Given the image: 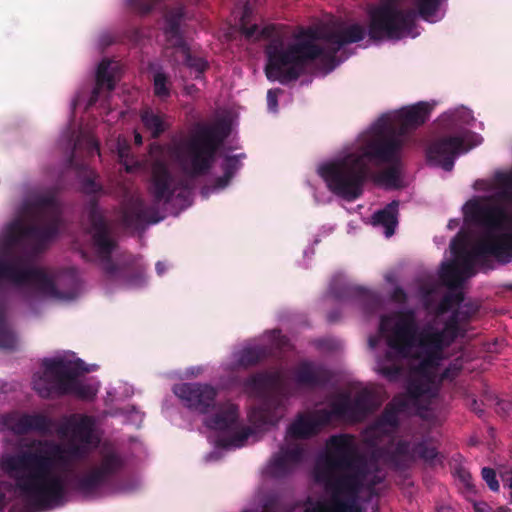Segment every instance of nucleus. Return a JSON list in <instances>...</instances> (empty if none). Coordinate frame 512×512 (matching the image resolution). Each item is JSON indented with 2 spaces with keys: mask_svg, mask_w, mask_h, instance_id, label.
Masks as SVG:
<instances>
[{
  "mask_svg": "<svg viewBox=\"0 0 512 512\" xmlns=\"http://www.w3.org/2000/svg\"><path fill=\"white\" fill-rule=\"evenodd\" d=\"M368 16L367 31L358 23L338 30L302 28L294 35L295 41L286 45L276 25L271 24L259 29L257 24H250L252 9L247 3L242 10L239 28L247 39H269L265 47L266 77L270 81L286 85L296 81L317 59H321L333 69L340 49L347 44L362 41L366 34L372 41L400 40L410 35L415 27L417 15L412 9H401L397 3L385 1L371 8Z\"/></svg>",
  "mask_w": 512,
  "mask_h": 512,
  "instance_id": "1",
  "label": "nucleus"
},
{
  "mask_svg": "<svg viewBox=\"0 0 512 512\" xmlns=\"http://www.w3.org/2000/svg\"><path fill=\"white\" fill-rule=\"evenodd\" d=\"M95 421L91 416L73 414L58 428L67 444L52 441L41 443L42 449L23 451L3 460L2 468L15 480L21 494L34 506L49 509L62 505L66 487L61 476L51 472L55 463L69 466L85 459L94 442Z\"/></svg>",
  "mask_w": 512,
  "mask_h": 512,
  "instance_id": "2",
  "label": "nucleus"
},
{
  "mask_svg": "<svg viewBox=\"0 0 512 512\" xmlns=\"http://www.w3.org/2000/svg\"><path fill=\"white\" fill-rule=\"evenodd\" d=\"M21 215L10 221L0 239V280L17 286L33 284L36 289L56 299H73L72 291H60L45 270L30 265L26 253H16L25 241L32 242V250L41 252L59 233L61 206L52 193L36 195L21 206Z\"/></svg>",
  "mask_w": 512,
  "mask_h": 512,
  "instance_id": "3",
  "label": "nucleus"
},
{
  "mask_svg": "<svg viewBox=\"0 0 512 512\" xmlns=\"http://www.w3.org/2000/svg\"><path fill=\"white\" fill-rule=\"evenodd\" d=\"M426 102H418L400 109L394 117H381L373 127L371 138L361 146L360 153H350L333 162L323 164L319 175L335 195L354 201L363 193L369 174L364 158L392 161L404 146V138L410 131L423 125L430 116Z\"/></svg>",
  "mask_w": 512,
  "mask_h": 512,
  "instance_id": "4",
  "label": "nucleus"
},
{
  "mask_svg": "<svg viewBox=\"0 0 512 512\" xmlns=\"http://www.w3.org/2000/svg\"><path fill=\"white\" fill-rule=\"evenodd\" d=\"M368 472L369 464L359 452L355 437L343 433L328 438L313 475L315 482L330 495L337 512H363L359 496Z\"/></svg>",
  "mask_w": 512,
  "mask_h": 512,
  "instance_id": "5",
  "label": "nucleus"
},
{
  "mask_svg": "<svg viewBox=\"0 0 512 512\" xmlns=\"http://www.w3.org/2000/svg\"><path fill=\"white\" fill-rule=\"evenodd\" d=\"M88 219L89 233L107 280L125 287L142 286L145 282V268L139 259L128 255L117 263L112 260L117 243L111 237L110 226L101 213L96 199L90 200Z\"/></svg>",
  "mask_w": 512,
  "mask_h": 512,
  "instance_id": "6",
  "label": "nucleus"
},
{
  "mask_svg": "<svg viewBox=\"0 0 512 512\" xmlns=\"http://www.w3.org/2000/svg\"><path fill=\"white\" fill-rule=\"evenodd\" d=\"M183 186V182H176L169 170L167 163L156 159L151 165V176L148 185V192L153 202L147 204L140 197L130 198L122 212V221L126 227L139 229L145 224H156L163 217L160 216L159 205L168 204L172 201L176 191Z\"/></svg>",
  "mask_w": 512,
  "mask_h": 512,
  "instance_id": "7",
  "label": "nucleus"
},
{
  "mask_svg": "<svg viewBox=\"0 0 512 512\" xmlns=\"http://www.w3.org/2000/svg\"><path fill=\"white\" fill-rule=\"evenodd\" d=\"M467 219L485 229L483 236L477 241L476 252L486 258L493 257L500 263L512 261V234L497 233L504 228L509 216L506 209L497 204L470 200L464 206Z\"/></svg>",
  "mask_w": 512,
  "mask_h": 512,
  "instance_id": "8",
  "label": "nucleus"
},
{
  "mask_svg": "<svg viewBox=\"0 0 512 512\" xmlns=\"http://www.w3.org/2000/svg\"><path fill=\"white\" fill-rule=\"evenodd\" d=\"M184 405L199 414H212L205 418L207 428L228 431L238 428L239 407L230 401H217L218 390L208 384L181 383L173 388Z\"/></svg>",
  "mask_w": 512,
  "mask_h": 512,
  "instance_id": "9",
  "label": "nucleus"
},
{
  "mask_svg": "<svg viewBox=\"0 0 512 512\" xmlns=\"http://www.w3.org/2000/svg\"><path fill=\"white\" fill-rule=\"evenodd\" d=\"M42 366L43 373L34 375L32 381L33 389L40 397L50 398L54 394L60 396L73 394L82 400H92L96 396L97 389L77 380L80 373L88 372L82 360L73 362L46 358Z\"/></svg>",
  "mask_w": 512,
  "mask_h": 512,
  "instance_id": "10",
  "label": "nucleus"
},
{
  "mask_svg": "<svg viewBox=\"0 0 512 512\" xmlns=\"http://www.w3.org/2000/svg\"><path fill=\"white\" fill-rule=\"evenodd\" d=\"M228 136L223 126H201L187 141L174 145L171 154L181 171L190 177L207 174L216 154Z\"/></svg>",
  "mask_w": 512,
  "mask_h": 512,
  "instance_id": "11",
  "label": "nucleus"
},
{
  "mask_svg": "<svg viewBox=\"0 0 512 512\" xmlns=\"http://www.w3.org/2000/svg\"><path fill=\"white\" fill-rule=\"evenodd\" d=\"M420 352L412 357L419 363L412 367L413 376L407 382V394L413 400H431L436 396V388L431 371L440 365L444 351L450 345L438 333L425 327L418 335Z\"/></svg>",
  "mask_w": 512,
  "mask_h": 512,
  "instance_id": "12",
  "label": "nucleus"
},
{
  "mask_svg": "<svg viewBox=\"0 0 512 512\" xmlns=\"http://www.w3.org/2000/svg\"><path fill=\"white\" fill-rule=\"evenodd\" d=\"M280 382V375L272 372H258L243 382L245 392L257 397L261 403L253 407L249 413V420L257 427L275 425L283 417L285 399L278 393L270 390Z\"/></svg>",
  "mask_w": 512,
  "mask_h": 512,
  "instance_id": "13",
  "label": "nucleus"
},
{
  "mask_svg": "<svg viewBox=\"0 0 512 512\" xmlns=\"http://www.w3.org/2000/svg\"><path fill=\"white\" fill-rule=\"evenodd\" d=\"M185 12L182 6L167 10L164 14L165 25L163 28L167 42V49H172L171 60L176 65H184L195 73V79H200L208 69V62L195 54L184 39L181 31V23Z\"/></svg>",
  "mask_w": 512,
  "mask_h": 512,
  "instance_id": "14",
  "label": "nucleus"
},
{
  "mask_svg": "<svg viewBox=\"0 0 512 512\" xmlns=\"http://www.w3.org/2000/svg\"><path fill=\"white\" fill-rule=\"evenodd\" d=\"M124 460L115 451L101 454L99 462L87 473L71 479V488L85 496H90L109 484L123 469Z\"/></svg>",
  "mask_w": 512,
  "mask_h": 512,
  "instance_id": "15",
  "label": "nucleus"
},
{
  "mask_svg": "<svg viewBox=\"0 0 512 512\" xmlns=\"http://www.w3.org/2000/svg\"><path fill=\"white\" fill-rule=\"evenodd\" d=\"M396 321L387 336V345L400 359L411 357L418 343V323L415 311L407 309L396 313Z\"/></svg>",
  "mask_w": 512,
  "mask_h": 512,
  "instance_id": "16",
  "label": "nucleus"
},
{
  "mask_svg": "<svg viewBox=\"0 0 512 512\" xmlns=\"http://www.w3.org/2000/svg\"><path fill=\"white\" fill-rule=\"evenodd\" d=\"M329 407L332 419L361 422L374 410L373 395L368 390H362L352 400L348 393H340L330 402Z\"/></svg>",
  "mask_w": 512,
  "mask_h": 512,
  "instance_id": "17",
  "label": "nucleus"
},
{
  "mask_svg": "<svg viewBox=\"0 0 512 512\" xmlns=\"http://www.w3.org/2000/svg\"><path fill=\"white\" fill-rule=\"evenodd\" d=\"M438 455L437 449L431 446L425 440L418 442H410L407 440H399L393 451L388 456V462L398 470H404L418 459L424 462H432Z\"/></svg>",
  "mask_w": 512,
  "mask_h": 512,
  "instance_id": "18",
  "label": "nucleus"
},
{
  "mask_svg": "<svg viewBox=\"0 0 512 512\" xmlns=\"http://www.w3.org/2000/svg\"><path fill=\"white\" fill-rule=\"evenodd\" d=\"M329 292L336 300L356 299L366 314L375 313L382 307V298L377 292L344 282L338 276L332 279Z\"/></svg>",
  "mask_w": 512,
  "mask_h": 512,
  "instance_id": "19",
  "label": "nucleus"
},
{
  "mask_svg": "<svg viewBox=\"0 0 512 512\" xmlns=\"http://www.w3.org/2000/svg\"><path fill=\"white\" fill-rule=\"evenodd\" d=\"M465 136H445L432 142L426 150V156L430 163L440 166L445 171H451L458 154L466 152L464 147Z\"/></svg>",
  "mask_w": 512,
  "mask_h": 512,
  "instance_id": "20",
  "label": "nucleus"
},
{
  "mask_svg": "<svg viewBox=\"0 0 512 512\" xmlns=\"http://www.w3.org/2000/svg\"><path fill=\"white\" fill-rule=\"evenodd\" d=\"M478 306L474 303H464L452 311L450 317L444 322L443 328L438 330L432 326H426L433 333H438L441 339L450 346L458 337H464L467 333V325L477 314Z\"/></svg>",
  "mask_w": 512,
  "mask_h": 512,
  "instance_id": "21",
  "label": "nucleus"
},
{
  "mask_svg": "<svg viewBox=\"0 0 512 512\" xmlns=\"http://www.w3.org/2000/svg\"><path fill=\"white\" fill-rule=\"evenodd\" d=\"M2 424L17 436L27 435L30 432L46 434L52 427L51 419L40 413H8L2 416Z\"/></svg>",
  "mask_w": 512,
  "mask_h": 512,
  "instance_id": "22",
  "label": "nucleus"
},
{
  "mask_svg": "<svg viewBox=\"0 0 512 512\" xmlns=\"http://www.w3.org/2000/svg\"><path fill=\"white\" fill-rule=\"evenodd\" d=\"M331 421L332 416L329 409H318L310 414L300 413L289 425L287 434L296 440L309 439L317 435Z\"/></svg>",
  "mask_w": 512,
  "mask_h": 512,
  "instance_id": "23",
  "label": "nucleus"
},
{
  "mask_svg": "<svg viewBox=\"0 0 512 512\" xmlns=\"http://www.w3.org/2000/svg\"><path fill=\"white\" fill-rule=\"evenodd\" d=\"M331 371L313 361H301L293 370V379L298 386L309 389L322 388L332 380Z\"/></svg>",
  "mask_w": 512,
  "mask_h": 512,
  "instance_id": "24",
  "label": "nucleus"
},
{
  "mask_svg": "<svg viewBox=\"0 0 512 512\" xmlns=\"http://www.w3.org/2000/svg\"><path fill=\"white\" fill-rule=\"evenodd\" d=\"M304 455L305 450L298 443L288 442L286 445H282L271 460L272 474L276 477L289 474L303 461Z\"/></svg>",
  "mask_w": 512,
  "mask_h": 512,
  "instance_id": "25",
  "label": "nucleus"
},
{
  "mask_svg": "<svg viewBox=\"0 0 512 512\" xmlns=\"http://www.w3.org/2000/svg\"><path fill=\"white\" fill-rule=\"evenodd\" d=\"M452 253L458 259L459 267L462 270L463 275L471 276L474 274V265L477 260L486 259L484 254H478L476 252L477 243L472 247L471 250H467L466 242L464 239H453L450 244Z\"/></svg>",
  "mask_w": 512,
  "mask_h": 512,
  "instance_id": "26",
  "label": "nucleus"
},
{
  "mask_svg": "<svg viewBox=\"0 0 512 512\" xmlns=\"http://www.w3.org/2000/svg\"><path fill=\"white\" fill-rule=\"evenodd\" d=\"M273 354L269 345L246 346L237 353V365L243 368H250L265 361Z\"/></svg>",
  "mask_w": 512,
  "mask_h": 512,
  "instance_id": "27",
  "label": "nucleus"
},
{
  "mask_svg": "<svg viewBox=\"0 0 512 512\" xmlns=\"http://www.w3.org/2000/svg\"><path fill=\"white\" fill-rule=\"evenodd\" d=\"M398 211L399 201L393 200L383 209L373 214V225L384 227L386 237H391L395 233V229L398 225Z\"/></svg>",
  "mask_w": 512,
  "mask_h": 512,
  "instance_id": "28",
  "label": "nucleus"
},
{
  "mask_svg": "<svg viewBox=\"0 0 512 512\" xmlns=\"http://www.w3.org/2000/svg\"><path fill=\"white\" fill-rule=\"evenodd\" d=\"M112 62L108 59L102 60L96 72V87L93 89L89 99V104L93 105L97 102L100 90L106 88L112 91L115 88L114 68L111 67Z\"/></svg>",
  "mask_w": 512,
  "mask_h": 512,
  "instance_id": "29",
  "label": "nucleus"
},
{
  "mask_svg": "<svg viewBox=\"0 0 512 512\" xmlns=\"http://www.w3.org/2000/svg\"><path fill=\"white\" fill-rule=\"evenodd\" d=\"M399 426L397 411L389 404L381 415L370 425V431L377 436L390 435Z\"/></svg>",
  "mask_w": 512,
  "mask_h": 512,
  "instance_id": "30",
  "label": "nucleus"
},
{
  "mask_svg": "<svg viewBox=\"0 0 512 512\" xmlns=\"http://www.w3.org/2000/svg\"><path fill=\"white\" fill-rule=\"evenodd\" d=\"M166 118L165 114L156 113L151 108L142 110L140 114L143 126L150 132L153 139H158L169 129V123L166 121Z\"/></svg>",
  "mask_w": 512,
  "mask_h": 512,
  "instance_id": "31",
  "label": "nucleus"
},
{
  "mask_svg": "<svg viewBox=\"0 0 512 512\" xmlns=\"http://www.w3.org/2000/svg\"><path fill=\"white\" fill-rule=\"evenodd\" d=\"M400 153L397 152V156L395 160L392 161H384L381 159H375L381 163L390 164L389 167L381 171L377 175V182L384 184L389 188H398L400 187ZM369 160V158H364V161ZM373 159H370L372 161ZM367 164V162H365Z\"/></svg>",
  "mask_w": 512,
  "mask_h": 512,
  "instance_id": "32",
  "label": "nucleus"
},
{
  "mask_svg": "<svg viewBox=\"0 0 512 512\" xmlns=\"http://www.w3.org/2000/svg\"><path fill=\"white\" fill-rule=\"evenodd\" d=\"M440 279L449 290H455L461 288L465 277L459 263L453 261L442 264Z\"/></svg>",
  "mask_w": 512,
  "mask_h": 512,
  "instance_id": "33",
  "label": "nucleus"
},
{
  "mask_svg": "<svg viewBox=\"0 0 512 512\" xmlns=\"http://www.w3.org/2000/svg\"><path fill=\"white\" fill-rule=\"evenodd\" d=\"M397 355L386 351L383 358L378 360V372L389 381L398 380L403 373V367L396 363Z\"/></svg>",
  "mask_w": 512,
  "mask_h": 512,
  "instance_id": "34",
  "label": "nucleus"
},
{
  "mask_svg": "<svg viewBox=\"0 0 512 512\" xmlns=\"http://www.w3.org/2000/svg\"><path fill=\"white\" fill-rule=\"evenodd\" d=\"M16 344V335L6 322L4 310L0 308V350L12 351Z\"/></svg>",
  "mask_w": 512,
  "mask_h": 512,
  "instance_id": "35",
  "label": "nucleus"
},
{
  "mask_svg": "<svg viewBox=\"0 0 512 512\" xmlns=\"http://www.w3.org/2000/svg\"><path fill=\"white\" fill-rule=\"evenodd\" d=\"M464 301V293L460 289L449 290L439 302L437 313L444 314L450 311L454 306L459 307Z\"/></svg>",
  "mask_w": 512,
  "mask_h": 512,
  "instance_id": "36",
  "label": "nucleus"
},
{
  "mask_svg": "<svg viewBox=\"0 0 512 512\" xmlns=\"http://www.w3.org/2000/svg\"><path fill=\"white\" fill-rule=\"evenodd\" d=\"M251 434L252 429L250 427H244L230 437H220L217 440V444L221 448L241 447Z\"/></svg>",
  "mask_w": 512,
  "mask_h": 512,
  "instance_id": "37",
  "label": "nucleus"
},
{
  "mask_svg": "<svg viewBox=\"0 0 512 512\" xmlns=\"http://www.w3.org/2000/svg\"><path fill=\"white\" fill-rule=\"evenodd\" d=\"M444 0H415L419 16L428 21L438 12Z\"/></svg>",
  "mask_w": 512,
  "mask_h": 512,
  "instance_id": "38",
  "label": "nucleus"
},
{
  "mask_svg": "<svg viewBox=\"0 0 512 512\" xmlns=\"http://www.w3.org/2000/svg\"><path fill=\"white\" fill-rule=\"evenodd\" d=\"M153 89L155 96L161 99H166L170 96V82L165 73L157 72L154 74Z\"/></svg>",
  "mask_w": 512,
  "mask_h": 512,
  "instance_id": "39",
  "label": "nucleus"
},
{
  "mask_svg": "<svg viewBox=\"0 0 512 512\" xmlns=\"http://www.w3.org/2000/svg\"><path fill=\"white\" fill-rule=\"evenodd\" d=\"M495 181L503 190L500 193L504 199H512V171L499 172L495 175Z\"/></svg>",
  "mask_w": 512,
  "mask_h": 512,
  "instance_id": "40",
  "label": "nucleus"
},
{
  "mask_svg": "<svg viewBox=\"0 0 512 512\" xmlns=\"http://www.w3.org/2000/svg\"><path fill=\"white\" fill-rule=\"evenodd\" d=\"M161 0H127V6L134 12L145 15L152 11Z\"/></svg>",
  "mask_w": 512,
  "mask_h": 512,
  "instance_id": "41",
  "label": "nucleus"
},
{
  "mask_svg": "<svg viewBox=\"0 0 512 512\" xmlns=\"http://www.w3.org/2000/svg\"><path fill=\"white\" fill-rule=\"evenodd\" d=\"M244 157L245 154L226 156L222 163L223 172L233 178L241 167L240 158Z\"/></svg>",
  "mask_w": 512,
  "mask_h": 512,
  "instance_id": "42",
  "label": "nucleus"
},
{
  "mask_svg": "<svg viewBox=\"0 0 512 512\" xmlns=\"http://www.w3.org/2000/svg\"><path fill=\"white\" fill-rule=\"evenodd\" d=\"M82 191L88 195H94L102 191V186L95 180V175L86 176L82 180Z\"/></svg>",
  "mask_w": 512,
  "mask_h": 512,
  "instance_id": "43",
  "label": "nucleus"
},
{
  "mask_svg": "<svg viewBox=\"0 0 512 512\" xmlns=\"http://www.w3.org/2000/svg\"><path fill=\"white\" fill-rule=\"evenodd\" d=\"M483 480L487 483L490 490L497 492L500 488L499 482L496 477V472L493 468L484 467L481 471Z\"/></svg>",
  "mask_w": 512,
  "mask_h": 512,
  "instance_id": "44",
  "label": "nucleus"
},
{
  "mask_svg": "<svg viewBox=\"0 0 512 512\" xmlns=\"http://www.w3.org/2000/svg\"><path fill=\"white\" fill-rule=\"evenodd\" d=\"M409 400L413 402H417L418 400L411 399L408 394L406 393V396H399L394 397L392 402L389 404L391 407H393L397 413L405 412L408 409L409 406Z\"/></svg>",
  "mask_w": 512,
  "mask_h": 512,
  "instance_id": "45",
  "label": "nucleus"
},
{
  "mask_svg": "<svg viewBox=\"0 0 512 512\" xmlns=\"http://www.w3.org/2000/svg\"><path fill=\"white\" fill-rule=\"evenodd\" d=\"M390 299L395 303L404 304L407 302L408 296L402 287L397 286L392 291Z\"/></svg>",
  "mask_w": 512,
  "mask_h": 512,
  "instance_id": "46",
  "label": "nucleus"
},
{
  "mask_svg": "<svg viewBox=\"0 0 512 512\" xmlns=\"http://www.w3.org/2000/svg\"><path fill=\"white\" fill-rule=\"evenodd\" d=\"M281 89H270L267 92V104L270 110L275 111L278 105V94L281 93Z\"/></svg>",
  "mask_w": 512,
  "mask_h": 512,
  "instance_id": "47",
  "label": "nucleus"
},
{
  "mask_svg": "<svg viewBox=\"0 0 512 512\" xmlns=\"http://www.w3.org/2000/svg\"><path fill=\"white\" fill-rule=\"evenodd\" d=\"M383 481V478L377 474L370 477V471L368 472L367 479L364 482V489L372 491L378 484Z\"/></svg>",
  "mask_w": 512,
  "mask_h": 512,
  "instance_id": "48",
  "label": "nucleus"
},
{
  "mask_svg": "<svg viewBox=\"0 0 512 512\" xmlns=\"http://www.w3.org/2000/svg\"><path fill=\"white\" fill-rule=\"evenodd\" d=\"M231 179H232V177H230L229 175L223 173L222 176L217 177L215 179L214 188L217 189V190L224 189L229 184Z\"/></svg>",
  "mask_w": 512,
  "mask_h": 512,
  "instance_id": "49",
  "label": "nucleus"
},
{
  "mask_svg": "<svg viewBox=\"0 0 512 512\" xmlns=\"http://www.w3.org/2000/svg\"><path fill=\"white\" fill-rule=\"evenodd\" d=\"M307 512H337L336 508H334V505L332 504V507H328L324 504L318 503L315 507H313L311 510H308Z\"/></svg>",
  "mask_w": 512,
  "mask_h": 512,
  "instance_id": "50",
  "label": "nucleus"
},
{
  "mask_svg": "<svg viewBox=\"0 0 512 512\" xmlns=\"http://www.w3.org/2000/svg\"><path fill=\"white\" fill-rule=\"evenodd\" d=\"M75 149H76V143L74 144V147L72 148L70 155L67 158V165H68V167H71V168H76Z\"/></svg>",
  "mask_w": 512,
  "mask_h": 512,
  "instance_id": "51",
  "label": "nucleus"
},
{
  "mask_svg": "<svg viewBox=\"0 0 512 512\" xmlns=\"http://www.w3.org/2000/svg\"><path fill=\"white\" fill-rule=\"evenodd\" d=\"M470 408L472 411H474L477 415L481 416L482 413L484 412L481 408H480V405L478 403V401L476 399H472L471 400V403H470Z\"/></svg>",
  "mask_w": 512,
  "mask_h": 512,
  "instance_id": "52",
  "label": "nucleus"
},
{
  "mask_svg": "<svg viewBox=\"0 0 512 512\" xmlns=\"http://www.w3.org/2000/svg\"><path fill=\"white\" fill-rule=\"evenodd\" d=\"M129 146H122L120 143L118 145V155L121 159H124L128 156Z\"/></svg>",
  "mask_w": 512,
  "mask_h": 512,
  "instance_id": "53",
  "label": "nucleus"
},
{
  "mask_svg": "<svg viewBox=\"0 0 512 512\" xmlns=\"http://www.w3.org/2000/svg\"><path fill=\"white\" fill-rule=\"evenodd\" d=\"M155 269L158 275H162L166 270V266L163 262L158 261L155 265Z\"/></svg>",
  "mask_w": 512,
  "mask_h": 512,
  "instance_id": "54",
  "label": "nucleus"
},
{
  "mask_svg": "<svg viewBox=\"0 0 512 512\" xmlns=\"http://www.w3.org/2000/svg\"><path fill=\"white\" fill-rule=\"evenodd\" d=\"M506 481H507V486L510 489V497L512 499V471L507 475Z\"/></svg>",
  "mask_w": 512,
  "mask_h": 512,
  "instance_id": "55",
  "label": "nucleus"
},
{
  "mask_svg": "<svg viewBox=\"0 0 512 512\" xmlns=\"http://www.w3.org/2000/svg\"><path fill=\"white\" fill-rule=\"evenodd\" d=\"M134 140L136 145L142 144V136L139 133H135Z\"/></svg>",
  "mask_w": 512,
  "mask_h": 512,
  "instance_id": "56",
  "label": "nucleus"
},
{
  "mask_svg": "<svg viewBox=\"0 0 512 512\" xmlns=\"http://www.w3.org/2000/svg\"><path fill=\"white\" fill-rule=\"evenodd\" d=\"M474 510H475V512H485V508L483 506H481L480 504H475Z\"/></svg>",
  "mask_w": 512,
  "mask_h": 512,
  "instance_id": "57",
  "label": "nucleus"
},
{
  "mask_svg": "<svg viewBox=\"0 0 512 512\" xmlns=\"http://www.w3.org/2000/svg\"><path fill=\"white\" fill-rule=\"evenodd\" d=\"M386 320H387V316L383 315L381 317V325H383Z\"/></svg>",
  "mask_w": 512,
  "mask_h": 512,
  "instance_id": "58",
  "label": "nucleus"
},
{
  "mask_svg": "<svg viewBox=\"0 0 512 512\" xmlns=\"http://www.w3.org/2000/svg\"><path fill=\"white\" fill-rule=\"evenodd\" d=\"M329 321L330 322H334L335 321V317L333 316V314L329 315Z\"/></svg>",
  "mask_w": 512,
  "mask_h": 512,
  "instance_id": "59",
  "label": "nucleus"
},
{
  "mask_svg": "<svg viewBox=\"0 0 512 512\" xmlns=\"http://www.w3.org/2000/svg\"><path fill=\"white\" fill-rule=\"evenodd\" d=\"M370 345H371L372 347H374V345H375L374 340L370 339Z\"/></svg>",
  "mask_w": 512,
  "mask_h": 512,
  "instance_id": "60",
  "label": "nucleus"
},
{
  "mask_svg": "<svg viewBox=\"0 0 512 512\" xmlns=\"http://www.w3.org/2000/svg\"><path fill=\"white\" fill-rule=\"evenodd\" d=\"M82 257L86 259L87 258V254L85 252H82Z\"/></svg>",
  "mask_w": 512,
  "mask_h": 512,
  "instance_id": "61",
  "label": "nucleus"
}]
</instances>
